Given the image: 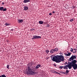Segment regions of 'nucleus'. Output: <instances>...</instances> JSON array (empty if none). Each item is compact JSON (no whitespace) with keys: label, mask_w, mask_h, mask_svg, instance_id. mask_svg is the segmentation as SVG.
<instances>
[{"label":"nucleus","mask_w":77,"mask_h":77,"mask_svg":"<svg viewBox=\"0 0 77 77\" xmlns=\"http://www.w3.org/2000/svg\"><path fill=\"white\" fill-rule=\"evenodd\" d=\"M76 62H77V60H74L72 61L69 63H68L67 65H66L64 66L63 68V69H68L67 67H68L69 68V69H71L72 68V66L74 69H77V64H76Z\"/></svg>","instance_id":"nucleus-1"},{"label":"nucleus","mask_w":77,"mask_h":77,"mask_svg":"<svg viewBox=\"0 0 77 77\" xmlns=\"http://www.w3.org/2000/svg\"><path fill=\"white\" fill-rule=\"evenodd\" d=\"M51 57L53 61L56 62V63H60L61 61L63 62L64 60V57L62 55L57 56L52 55Z\"/></svg>","instance_id":"nucleus-2"},{"label":"nucleus","mask_w":77,"mask_h":77,"mask_svg":"<svg viewBox=\"0 0 77 77\" xmlns=\"http://www.w3.org/2000/svg\"><path fill=\"white\" fill-rule=\"evenodd\" d=\"M35 70L33 69H32L30 66H28L26 69V74H30V75H34L36 74V72H34Z\"/></svg>","instance_id":"nucleus-3"},{"label":"nucleus","mask_w":77,"mask_h":77,"mask_svg":"<svg viewBox=\"0 0 77 77\" xmlns=\"http://www.w3.org/2000/svg\"><path fill=\"white\" fill-rule=\"evenodd\" d=\"M59 49L57 48H56L55 49H51L50 51V53H51V54H53V53H56V52H57V51H58Z\"/></svg>","instance_id":"nucleus-4"},{"label":"nucleus","mask_w":77,"mask_h":77,"mask_svg":"<svg viewBox=\"0 0 77 77\" xmlns=\"http://www.w3.org/2000/svg\"><path fill=\"white\" fill-rule=\"evenodd\" d=\"M76 55H72V56L69 58V59L68 60V61H71V60H72V61H73V60H74L75 59H76Z\"/></svg>","instance_id":"nucleus-5"},{"label":"nucleus","mask_w":77,"mask_h":77,"mask_svg":"<svg viewBox=\"0 0 77 77\" xmlns=\"http://www.w3.org/2000/svg\"><path fill=\"white\" fill-rule=\"evenodd\" d=\"M33 37L31 38L32 40H33V39H38V38H40V39L41 38V37L36 35L33 36Z\"/></svg>","instance_id":"nucleus-6"},{"label":"nucleus","mask_w":77,"mask_h":77,"mask_svg":"<svg viewBox=\"0 0 77 77\" xmlns=\"http://www.w3.org/2000/svg\"><path fill=\"white\" fill-rule=\"evenodd\" d=\"M0 11H7V9L6 8H4L3 7H0Z\"/></svg>","instance_id":"nucleus-7"},{"label":"nucleus","mask_w":77,"mask_h":77,"mask_svg":"<svg viewBox=\"0 0 77 77\" xmlns=\"http://www.w3.org/2000/svg\"><path fill=\"white\" fill-rule=\"evenodd\" d=\"M17 22L18 23H22L23 22V19H19L17 20Z\"/></svg>","instance_id":"nucleus-8"},{"label":"nucleus","mask_w":77,"mask_h":77,"mask_svg":"<svg viewBox=\"0 0 77 77\" xmlns=\"http://www.w3.org/2000/svg\"><path fill=\"white\" fill-rule=\"evenodd\" d=\"M29 9V8L27 6H25L24 7V11H27Z\"/></svg>","instance_id":"nucleus-9"},{"label":"nucleus","mask_w":77,"mask_h":77,"mask_svg":"<svg viewBox=\"0 0 77 77\" xmlns=\"http://www.w3.org/2000/svg\"><path fill=\"white\" fill-rule=\"evenodd\" d=\"M30 0H24L23 1V2L25 3H28V2H30Z\"/></svg>","instance_id":"nucleus-10"},{"label":"nucleus","mask_w":77,"mask_h":77,"mask_svg":"<svg viewBox=\"0 0 77 77\" xmlns=\"http://www.w3.org/2000/svg\"><path fill=\"white\" fill-rule=\"evenodd\" d=\"M41 66V65L40 64H38L36 67L35 68L36 69H38Z\"/></svg>","instance_id":"nucleus-11"},{"label":"nucleus","mask_w":77,"mask_h":77,"mask_svg":"<svg viewBox=\"0 0 77 77\" xmlns=\"http://www.w3.org/2000/svg\"><path fill=\"white\" fill-rule=\"evenodd\" d=\"M66 54V56H69L71 54V53L69 52L68 54Z\"/></svg>","instance_id":"nucleus-12"},{"label":"nucleus","mask_w":77,"mask_h":77,"mask_svg":"<svg viewBox=\"0 0 77 77\" xmlns=\"http://www.w3.org/2000/svg\"><path fill=\"white\" fill-rule=\"evenodd\" d=\"M38 23L40 24H42L44 23V22L42 21H39Z\"/></svg>","instance_id":"nucleus-13"},{"label":"nucleus","mask_w":77,"mask_h":77,"mask_svg":"<svg viewBox=\"0 0 77 77\" xmlns=\"http://www.w3.org/2000/svg\"><path fill=\"white\" fill-rule=\"evenodd\" d=\"M60 73L61 74H66V75H67V74L66 73V72H64L61 71L60 72Z\"/></svg>","instance_id":"nucleus-14"},{"label":"nucleus","mask_w":77,"mask_h":77,"mask_svg":"<svg viewBox=\"0 0 77 77\" xmlns=\"http://www.w3.org/2000/svg\"><path fill=\"white\" fill-rule=\"evenodd\" d=\"M52 71L53 73H55V74H57V72H56V71H55L54 70H52Z\"/></svg>","instance_id":"nucleus-15"},{"label":"nucleus","mask_w":77,"mask_h":77,"mask_svg":"<svg viewBox=\"0 0 77 77\" xmlns=\"http://www.w3.org/2000/svg\"><path fill=\"white\" fill-rule=\"evenodd\" d=\"M45 51L47 54H48V53H49V52H50V51L48 49L46 50Z\"/></svg>","instance_id":"nucleus-16"},{"label":"nucleus","mask_w":77,"mask_h":77,"mask_svg":"<svg viewBox=\"0 0 77 77\" xmlns=\"http://www.w3.org/2000/svg\"><path fill=\"white\" fill-rule=\"evenodd\" d=\"M10 66L9 65H8L7 66V68H8V69H9V66Z\"/></svg>","instance_id":"nucleus-17"},{"label":"nucleus","mask_w":77,"mask_h":77,"mask_svg":"<svg viewBox=\"0 0 77 77\" xmlns=\"http://www.w3.org/2000/svg\"><path fill=\"white\" fill-rule=\"evenodd\" d=\"M5 26H9V25H10V24H9V23H5Z\"/></svg>","instance_id":"nucleus-18"},{"label":"nucleus","mask_w":77,"mask_h":77,"mask_svg":"<svg viewBox=\"0 0 77 77\" xmlns=\"http://www.w3.org/2000/svg\"><path fill=\"white\" fill-rule=\"evenodd\" d=\"M65 72L66 73V74H68V73L69 72V70H66V72Z\"/></svg>","instance_id":"nucleus-19"},{"label":"nucleus","mask_w":77,"mask_h":77,"mask_svg":"<svg viewBox=\"0 0 77 77\" xmlns=\"http://www.w3.org/2000/svg\"><path fill=\"white\" fill-rule=\"evenodd\" d=\"M46 27H50V25L49 24L46 25Z\"/></svg>","instance_id":"nucleus-20"},{"label":"nucleus","mask_w":77,"mask_h":77,"mask_svg":"<svg viewBox=\"0 0 77 77\" xmlns=\"http://www.w3.org/2000/svg\"><path fill=\"white\" fill-rule=\"evenodd\" d=\"M74 21V19H72L69 20V21H70V22H72V21Z\"/></svg>","instance_id":"nucleus-21"},{"label":"nucleus","mask_w":77,"mask_h":77,"mask_svg":"<svg viewBox=\"0 0 77 77\" xmlns=\"http://www.w3.org/2000/svg\"><path fill=\"white\" fill-rule=\"evenodd\" d=\"M70 51L71 52H72L73 51V49L72 48H70Z\"/></svg>","instance_id":"nucleus-22"},{"label":"nucleus","mask_w":77,"mask_h":77,"mask_svg":"<svg viewBox=\"0 0 77 77\" xmlns=\"http://www.w3.org/2000/svg\"><path fill=\"white\" fill-rule=\"evenodd\" d=\"M35 29H30V31H33V30H35Z\"/></svg>","instance_id":"nucleus-23"},{"label":"nucleus","mask_w":77,"mask_h":77,"mask_svg":"<svg viewBox=\"0 0 77 77\" xmlns=\"http://www.w3.org/2000/svg\"><path fill=\"white\" fill-rule=\"evenodd\" d=\"M63 66H60V69H62V68H63Z\"/></svg>","instance_id":"nucleus-24"},{"label":"nucleus","mask_w":77,"mask_h":77,"mask_svg":"<svg viewBox=\"0 0 77 77\" xmlns=\"http://www.w3.org/2000/svg\"><path fill=\"white\" fill-rule=\"evenodd\" d=\"M49 15H52V14L51 13H50L49 14Z\"/></svg>","instance_id":"nucleus-25"},{"label":"nucleus","mask_w":77,"mask_h":77,"mask_svg":"<svg viewBox=\"0 0 77 77\" xmlns=\"http://www.w3.org/2000/svg\"><path fill=\"white\" fill-rule=\"evenodd\" d=\"M2 5H5V3L4 2H2Z\"/></svg>","instance_id":"nucleus-26"},{"label":"nucleus","mask_w":77,"mask_h":77,"mask_svg":"<svg viewBox=\"0 0 77 77\" xmlns=\"http://www.w3.org/2000/svg\"><path fill=\"white\" fill-rule=\"evenodd\" d=\"M74 8H75V7H74V6H72V9H74Z\"/></svg>","instance_id":"nucleus-27"},{"label":"nucleus","mask_w":77,"mask_h":77,"mask_svg":"<svg viewBox=\"0 0 77 77\" xmlns=\"http://www.w3.org/2000/svg\"><path fill=\"white\" fill-rule=\"evenodd\" d=\"M73 53H76V51H73Z\"/></svg>","instance_id":"nucleus-28"},{"label":"nucleus","mask_w":77,"mask_h":77,"mask_svg":"<svg viewBox=\"0 0 77 77\" xmlns=\"http://www.w3.org/2000/svg\"><path fill=\"white\" fill-rule=\"evenodd\" d=\"M52 13H53V14H54V13H55V11H53L52 12Z\"/></svg>","instance_id":"nucleus-29"},{"label":"nucleus","mask_w":77,"mask_h":77,"mask_svg":"<svg viewBox=\"0 0 77 77\" xmlns=\"http://www.w3.org/2000/svg\"><path fill=\"white\" fill-rule=\"evenodd\" d=\"M74 50H75V51H77V49H74Z\"/></svg>","instance_id":"nucleus-30"},{"label":"nucleus","mask_w":77,"mask_h":77,"mask_svg":"<svg viewBox=\"0 0 77 77\" xmlns=\"http://www.w3.org/2000/svg\"><path fill=\"white\" fill-rule=\"evenodd\" d=\"M57 74H60V73H59L57 72Z\"/></svg>","instance_id":"nucleus-31"},{"label":"nucleus","mask_w":77,"mask_h":77,"mask_svg":"<svg viewBox=\"0 0 77 77\" xmlns=\"http://www.w3.org/2000/svg\"><path fill=\"white\" fill-rule=\"evenodd\" d=\"M14 30V29H11V31H13Z\"/></svg>","instance_id":"nucleus-32"},{"label":"nucleus","mask_w":77,"mask_h":77,"mask_svg":"<svg viewBox=\"0 0 77 77\" xmlns=\"http://www.w3.org/2000/svg\"><path fill=\"white\" fill-rule=\"evenodd\" d=\"M44 24H46V22H44Z\"/></svg>","instance_id":"nucleus-33"},{"label":"nucleus","mask_w":77,"mask_h":77,"mask_svg":"<svg viewBox=\"0 0 77 77\" xmlns=\"http://www.w3.org/2000/svg\"><path fill=\"white\" fill-rule=\"evenodd\" d=\"M61 54H62V55H63V53H61Z\"/></svg>","instance_id":"nucleus-34"},{"label":"nucleus","mask_w":77,"mask_h":77,"mask_svg":"<svg viewBox=\"0 0 77 77\" xmlns=\"http://www.w3.org/2000/svg\"><path fill=\"white\" fill-rule=\"evenodd\" d=\"M66 64H67V62H66Z\"/></svg>","instance_id":"nucleus-35"},{"label":"nucleus","mask_w":77,"mask_h":77,"mask_svg":"<svg viewBox=\"0 0 77 77\" xmlns=\"http://www.w3.org/2000/svg\"><path fill=\"white\" fill-rule=\"evenodd\" d=\"M47 59H48V57H47Z\"/></svg>","instance_id":"nucleus-36"}]
</instances>
